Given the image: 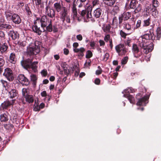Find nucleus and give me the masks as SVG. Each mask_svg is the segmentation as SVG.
<instances>
[{
	"label": "nucleus",
	"mask_w": 161,
	"mask_h": 161,
	"mask_svg": "<svg viewBox=\"0 0 161 161\" xmlns=\"http://www.w3.org/2000/svg\"><path fill=\"white\" fill-rule=\"evenodd\" d=\"M22 97L25 99V101L29 103H32L34 101V96L29 94L28 89L23 88L22 89Z\"/></svg>",
	"instance_id": "obj_6"
},
{
	"label": "nucleus",
	"mask_w": 161,
	"mask_h": 161,
	"mask_svg": "<svg viewBox=\"0 0 161 161\" xmlns=\"http://www.w3.org/2000/svg\"><path fill=\"white\" fill-rule=\"evenodd\" d=\"M130 25L128 23H126L124 24V29L127 30H129L130 29Z\"/></svg>",
	"instance_id": "obj_48"
},
{
	"label": "nucleus",
	"mask_w": 161,
	"mask_h": 161,
	"mask_svg": "<svg viewBox=\"0 0 161 161\" xmlns=\"http://www.w3.org/2000/svg\"><path fill=\"white\" fill-rule=\"evenodd\" d=\"M13 17L11 20L15 24H19L21 22V19L19 16L17 14L14 13L13 14Z\"/></svg>",
	"instance_id": "obj_19"
},
{
	"label": "nucleus",
	"mask_w": 161,
	"mask_h": 161,
	"mask_svg": "<svg viewBox=\"0 0 161 161\" xmlns=\"http://www.w3.org/2000/svg\"><path fill=\"white\" fill-rule=\"evenodd\" d=\"M109 57V54L108 53H106L105 54L104 59H106V60H107L108 58Z\"/></svg>",
	"instance_id": "obj_64"
},
{
	"label": "nucleus",
	"mask_w": 161,
	"mask_h": 161,
	"mask_svg": "<svg viewBox=\"0 0 161 161\" xmlns=\"http://www.w3.org/2000/svg\"><path fill=\"white\" fill-rule=\"evenodd\" d=\"M141 23V21L140 20H138L137 21V24H136V27L138 28L139 27Z\"/></svg>",
	"instance_id": "obj_58"
},
{
	"label": "nucleus",
	"mask_w": 161,
	"mask_h": 161,
	"mask_svg": "<svg viewBox=\"0 0 161 161\" xmlns=\"http://www.w3.org/2000/svg\"><path fill=\"white\" fill-rule=\"evenodd\" d=\"M76 38L79 41H81L82 39V36L80 34L77 35Z\"/></svg>",
	"instance_id": "obj_63"
},
{
	"label": "nucleus",
	"mask_w": 161,
	"mask_h": 161,
	"mask_svg": "<svg viewBox=\"0 0 161 161\" xmlns=\"http://www.w3.org/2000/svg\"><path fill=\"white\" fill-rule=\"evenodd\" d=\"M34 110L35 111H40V108L39 107L38 104L36 103V100L35 101L34 104Z\"/></svg>",
	"instance_id": "obj_38"
},
{
	"label": "nucleus",
	"mask_w": 161,
	"mask_h": 161,
	"mask_svg": "<svg viewBox=\"0 0 161 161\" xmlns=\"http://www.w3.org/2000/svg\"><path fill=\"white\" fill-rule=\"evenodd\" d=\"M17 80L23 85L28 86L30 84L29 80L24 75H19L18 76Z\"/></svg>",
	"instance_id": "obj_11"
},
{
	"label": "nucleus",
	"mask_w": 161,
	"mask_h": 161,
	"mask_svg": "<svg viewBox=\"0 0 161 161\" xmlns=\"http://www.w3.org/2000/svg\"><path fill=\"white\" fill-rule=\"evenodd\" d=\"M73 46L75 48H77V47L79 46V44L76 42H74L73 44Z\"/></svg>",
	"instance_id": "obj_62"
},
{
	"label": "nucleus",
	"mask_w": 161,
	"mask_h": 161,
	"mask_svg": "<svg viewBox=\"0 0 161 161\" xmlns=\"http://www.w3.org/2000/svg\"><path fill=\"white\" fill-rule=\"evenodd\" d=\"M98 69L96 71V75H99L101 74L103 72V70L101 67L99 66L97 67Z\"/></svg>",
	"instance_id": "obj_42"
},
{
	"label": "nucleus",
	"mask_w": 161,
	"mask_h": 161,
	"mask_svg": "<svg viewBox=\"0 0 161 161\" xmlns=\"http://www.w3.org/2000/svg\"><path fill=\"white\" fill-rule=\"evenodd\" d=\"M8 115V113L7 111L1 114L0 115V122L4 123H7L9 120Z\"/></svg>",
	"instance_id": "obj_16"
},
{
	"label": "nucleus",
	"mask_w": 161,
	"mask_h": 161,
	"mask_svg": "<svg viewBox=\"0 0 161 161\" xmlns=\"http://www.w3.org/2000/svg\"><path fill=\"white\" fill-rule=\"evenodd\" d=\"M136 0H131L130 4V7L131 8H134L136 7V4L137 3Z\"/></svg>",
	"instance_id": "obj_34"
},
{
	"label": "nucleus",
	"mask_w": 161,
	"mask_h": 161,
	"mask_svg": "<svg viewBox=\"0 0 161 161\" xmlns=\"http://www.w3.org/2000/svg\"><path fill=\"white\" fill-rule=\"evenodd\" d=\"M8 48V46L7 43L0 42V54H3L6 52Z\"/></svg>",
	"instance_id": "obj_15"
},
{
	"label": "nucleus",
	"mask_w": 161,
	"mask_h": 161,
	"mask_svg": "<svg viewBox=\"0 0 161 161\" xmlns=\"http://www.w3.org/2000/svg\"><path fill=\"white\" fill-rule=\"evenodd\" d=\"M152 3L153 7H158L159 6V3L157 0H152Z\"/></svg>",
	"instance_id": "obj_37"
},
{
	"label": "nucleus",
	"mask_w": 161,
	"mask_h": 161,
	"mask_svg": "<svg viewBox=\"0 0 161 161\" xmlns=\"http://www.w3.org/2000/svg\"><path fill=\"white\" fill-rule=\"evenodd\" d=\"M113 26H112L110 24H104L102 25V29L103 30H110Z\"/></svg>",
	"instance_id": "obj_31"
},
{
	"label": "nucleus",
	"mask_w": 161,
	"mask_h": 161,
	"mask_svg": "<svg viewBox=\"0 0 161 161\" xmlns=\"http://www.w3.org/2000/svg\"><path fill=\"white\" fill-rule=\"evenodd\" d=\"M3 127L7 130H11L14 128V125L12 124H5L3 125Z\"/></svg>",
	"instance_id": "obj_33"
},
{
	"label": "nucleus",
	"mask_w": 161,
	"mask_h": 161,
	"mask_svg": "<svg viewBox=\"0 0 161 161\" xmlns=\"http://www.w3.org/2000/svg\"><path fill=\"white\" fill-rule=\"evenodd\" d=\"M63 7L62 2H57L54 4V8L58 13L61 11Z\"/></svg>",
	"instance_id": "obj_18"
},
{
	"label": "nucleus",
	"mask_w": 161,
	"mask_h": 161,
	"mask_svg": "<svg viewBox=\"0 0 161 161\" xmlns=\"http://www.w3.org/2000/svg\"><path fill=\"white\" fill-rule=\"evenodd\" d=\"M79 3L78 0H74L72 7L73 18L74 19H77L79 21L80 20V19H79V17L78 16L76 6L79 5Z\"/></svg>",
	"instance_id": "obj_8"
},
{
	"label": "nucleus",
	"mask_w": 161,
	"mask_h": 161,
	"mask_svg": "<svg viewBox=\"0 0 161 161\" xmlns=\"http://www.w3.org/2000/svg\"><path fill=\"white\" fill-rule=\"evenodd\" d=\"M113 25H112L113 26L112 29H115L117 27V24L118 23V19L116 17L113 18Z\"/></svg>",
	"instance_id": "obj_32"
},
{
	"label": "nucleus",
	"mask_w": 161,
	"mask_h": 161,
	"mask_svg": "<svg viewBox=\"0 0 161 161\" xmlns=\"http://www.w3.org/2000/svg\"><path fill=\"white\" fill-rule=\"evenodd\" d=\"M1 82L2 83L3 86L6 88V86H7L8 84L6 81L4 80H1Z\"/></svg>",
	"instance_id": "obj_47"
},
{
	"label": "nucleus",
	"mask_w": 161,
	"mask_h": 161,
	"mask_svg": "<svg viewBox=\"0 0 161 161\" xmlns=\"http://www.w3.org/2000/svg\"><path fill=\"white\" fill-rule=\"evenodd\" d=\"M149 31L150 34H144L143 37L139 40V43L141 47V51H140L137 44H134L132 45V51L136 58H139L142 55V51L145 53L147 54L152 51L153 48V44L152 42L149 44V40H154L156 37L157 39L159 40L161 36V31H155V32H152L151 31Z\"/></svg>",
	"instance_id": "obj_1"
},
{
	"label": "nucleus",
	"mask_w": 161,
	"mask_h": 161,
	"mask_svg": "<svg viewBox=\"0 0 161 161\" xmlns=\"http://www.w3.org/2000/svg\"><path fill=\"white\" fill-rule=\"evenodd\" d=\"M128 57L126 56L123 59H122L121 60V64H125L128 61Z\"/></svg>",
	"instance_id": "obj_46"
},
{
	"label": "nucleus",
	"mask_w": 161,
	"mask_h": 161,
	"mask_svg": "<svg viewBox=\"0 0 161 161\" xmlns=\"http://www.w3.org/2000/svg\"><path fill=\"white\" fill-rule=\"evenodd\" d=\"M45 9L46 14L48 16L51 18L55 17V11L53 9L51 8L50 7L47 5L46 6Z\"/></svg>",
	"instance_id": "obj_14"
},
{
	"label": "nucleus",
	"mask_w": 161,
	"mask_h": 161,
	"mask_svg": "<svg viewBox=\"0 0 161 161\" xmlns=\"http://www.w3.org/2000/svg\"><path fill=\"white\" fill-rule=\"evenodd\" d=\"M124 96L125 97L128 98L131 103H134V97L130 95L129 93L124 94Z\"/></svg>",
	"instance_id": "obj_27"
},
{
	"label": "nucleus",
	"mask_w": 161,
	"mask_h": 161,
	"mask_svg": "<svg viewBox=\"0 0 161 161\" xmlns=\"http://www.w3.org/2000/svg\"><path fill=\"white\" fill-rule=\"evenodd\" d=\"M100 80L98 78H96L94 80V83L95 84L99 85L100 84Z\"/></svg>",
	"instance_id": "obj_53"
},
{
	"label": "nucleus",
	"mask_w": 161,
	"mask_h": 161,
	"mask_svg": "<svg viewBox=\"0 0 161 161\" xmlns=\"http://www.w3.org/2000/svg\"><path fill=\"white\" fill-rule=\"evenodd\" d=\"M142 9V8L140 4H139L137 8L136 9V13L140 11Z\"/></svg>",
	"instance_id": "obj_50"
},
{
	"label": "nucleus",
	"mask_w": 161,
	"mask_h": 161,
	"mask_svg": "<svg viewBox=\"0 0 161 161\" xmlns=\"http://www.w3.org/2000/svg\"><path fill=\"white\" fill-rule=\"evenodd\" d=\"M32 59L27 58L21 61V64L22 66L25 69L28 70L31 69L33 72L36 73L37 71L38 62H32Z\"/></svg>",
	"instance_id": "obj_3"
},
{
	"label": "nucleus",
	"mask_w": 161,
	"mask_h": 161,
	"mask_svg": "<svg viewBox=\"0 0 161 161\" xmlns=\"http://www.w3.org/2000/svg\"><path fill=\"white\" fill-rule=\"evenodd\" d=\"M151 5H150L149 6H147L144 9V11L146 12V14L147 15H149L150 14L149 10L151 9Z\"/></svg>",
	"instance_id": "obj_41"
},
{
	"label": "nucleus",
	"mask_w": 161,
	"mask_h": 161,
	"mask_svg": "<svg viewBox=\"0 0 161 161\" xmlns=\"http://www.w3.org/2000/svg\"><path fill=\"white\" fill-rule=\"evenodd\" d=\"M5 64V61L3 58L0 57V67H3Z\"/></svg>",
	"instance_id": "obj_49"
},
{
	"label": "nucleus",
	"mask_w": 161,
	"mask_h": 161,
	"mask_svg": "<svg viewBox=\"0 0 161 161\" xmlns=\"http://www.w3.org/2000/svg\"><path fill=\"white\" fill-rule=\"evenodd\" d=\"M93 55L92 52L91 50H88L86 52V58H91Z\"/></svg>",
	"instance_id": "obj_36"
},
{
	"label": "nucleus",
	"mask_w": 161,
	"mask_h": 161,
	"mask_svg": "<svg viewBox=\"0 0 161 161\" xmlns=\"http://www.w3.org/2000/svg\"><path fill=\"white\" fill-rule=\"evenodd\" d=\"M120 34L121 37L125 38L127 34L123 31H120Z\"/></svg>",
	"instance_id": "obj_52"
},
{
	"label": "nucleus",
	"mask_w": 161,
	"mask_h": 161,
	"mask_svg": "<svg viewBox=\"0 0 161 161\" xmlns=\"http://www.w3.org/2000/svg\"><path fill=\"white\" fill-rule=\"evenodd\" d=\"M152 16L155 17L157 16V15L158 14V10L155 11V12H153L152 13Z\"/></svg>",
	"instance_id": "obj_57"
},
{
	"label": "nucleus",
	"mask_w": 161,
	"mask_h": 161,
	"mask_svg": "<svg viewBox=\"0 0 161 161\" xmlns=\"http://www.w3.org/2000/svg\"><path fill=\"white\" fill-rule=\"evenodd\" d=\"M102 12L101 9L100 8H97L94 11L93 16L96 18H98L101 15Z\"/></svg>",
	"instance_id": "obj_24"
},
{
	"label": "nucleus",
	"mask_w": 161,
	"mask_h": 161,
	"mask_svg": "<svg viewBox=\"0 0 161 161\" xmlns=\"http://www.w3.org/2000/svg\"><path fill=\"white\" fill-rule=\"evenodd\" d=\"M68 12L67 9L65 7H63V9L59 13L60 18L63 23H70V19L69 15H68Z\"/></svg>",
	"instance_id": "obj_5"
},
{
	"label": "nucleus",
	"mask_w": 161,
	"mask_h": 161,
	"mask_svg": "<svg viewBox=\"0 0 161 161\" xmlns=\"http://www.w3.org/2000/svg\"><path fill=\"white\" fill-rule=\"evenodd\" d=\"M14 14L10 10H7L5 11L4 15L7 20L10 21L12 19L13 14Z\"/></svg>",
	"instance_id": "obj_21"
},
{
	"label": "nucleus",
	"mask_w": 161,
	"mask_h": 161,
	"mask_svg": "<svg viewBox=\"0 0 161 161\" xmlns=\"http://www.w3.org/2000/svg\"><path fill=\"white\" fill-rule=\"evenodd\" d=\"M81 16L84 18L85 21H87L89 19L92 17V15L91 13L89 14L86 10H83L80 13Z\"/></svg>",
	"instance_id": "obj_13"
},
{
	"label": "nucleus",
	"mask_w": 161,
	"mask_h": 161,
	"mask_svg": "<svg viewBox=\"0 0 161 161\" xmlns=\"http://www.w3.org/2000/svg\"><path fill=\"white\" fill-rule=\"evenodd\" d=\"M12 26L9 24H0V29H11Z\"/></svg>",
	"instance_id": "obj_30"
},
{
	"label": "nucleus",
	"mask_w": 161,
	"mask_h": 161,
	"mask_svg": "<svg viewBox=\"0 0 161 161\" xmlns=\"http://www.w3.org/2000/svg\"><path fill=\"white\" fill-rule=\"evenodd\" d=\"M150 18H148L147 19L143 21V26H146L149 25L150 24Z\"/></svg>",
	"instance_id": "obj_39"
},
{
	"label": "nucleus",
	"mask_w": 161,
	"mask_h": 161,
	"mask_svg": "<svg viewBox=\"0 0 161 161\" xmlns=\"http://www.w3.org/2000/svg\"><path fill=\"white\" fill-rule=\"evenodd\" d=\"M40 22L41 26L42 27L44 30H46L44 29L45 28H46V30H53L52 25V20H50V21L49 24L47 25V16L46 15L42 16L41 18H40L36 17V19L34 22V25L32 26V30H40V27H38L37 23L39 25V26H40Z\"/></svg>",
	"instance_id": "obj_2"
},
{
	"label": "nucleus",
	"mask_w": 161,
	"mask_h": 161,
	"mask_svg": "<svg viewBox=\"0 0 161 161\" xmlns=\"http://www.w3.org/2000/svg\"><path fill=\"white\" fill-rule=\"evenodd\" d=\"M115 50L120 56L124 55L127 52L126 49L124 47L123 44H120L115 47Z\"/></svg>",
	"instance_id": "obj_9"
},
{
	"label": "nucleus",
	"mask_w": 161,
	"mask_h": 161,
	"mask_svg": "<svg viewBox=\"0 0 161 161\" xmlns=\"http://www.w3.org/2000/svg\"><path fill=\"white\" fill-rule=\"evenodd\" d=\"M64 53L66 55H68L69 53V51L68 49L64 48Z\"/></svg>",
	"instance_id": "obj_59"
},
{
	"label": "nucleus",
	"mask_w": 161,
	"mask_h": 161,
	"mask_svg": "<svg viewBox=\"0 0 161 161\" xmlns=\"http://www.w3.org/2000/svg\"><path fill=\"white\" fill-rule=\"evenodd\" d=\"M11 104L10 101L7 100L1 104V107L3 110L7 109L8 108L11 106Z\"/></svg>",
	"instance_id": "obj_22"
},
{
	"label": "nucleus",
	"mask_w": 161,
	"mask_h": 161,
	"mask_svg": "<svg viewBox=\"0 0 161 161\" xmlns=\"http://www.w3.org/2000/svg\"><path fill=\"white\" fill-rule=\"evenodd\" d=\"M104 3L110 6H112L117 2L116 0H103Z\"/></svg>",
	"instance_id": "obj_28"
},
{
	"label": "nucleus",
	"mask_w": 161,
	"mask_h": 161,
	"mask_svg": "<svg viewBox=\"0 0 161 161\" xmlns=\"http://www.w3.org/2000/svg\"><path fill=\"white\" fill-rule=\"evenodd\" d=\"M110 36L108 34L106 35L104 38V40L106 42H108L109 40Z\"/></svg>",
	"instance_id": "obj_55"
},
{
	"label": "nucleus",
	"mask_w": 161,
	"mask_h": 161,
	"mask_svg": "<svg viewBox=\"0 0 161 161\" xmlns=\"http://www.w3.org/2000/svg\"><path fill=\"white\" fill-rule=\"evenodd\" d=\"M74 52L75 53H78V57H82L84 55V53L86 51V49L83 47H81L79 48H74Z\"/></svg>",
	"instance_id": "obj_17"
},
{
	"label": "nucleus",
	"mask_w": 161,
	"mask_h": 161,
	"mask_svg": "<svg viewBox=\"0 0 161 161\" xmlns=\"http://www.w3.org/2000/svg\"><path fill=\"white\" fill-rule=\"evenodd\" d=\"M131 42V40H128L125 42V44L128 46L129 47H130L131 45L130 44Z\"/></svg>",
	"instance_id": "obj_61"
},
{
	"label": "nucleus",
	"mask_w": 161,
	"mask_h": 161,
	"mask_svg": "<svg viewBox=\"0 0 161 161\" xmlns=\"http://www.w3.org/2000/svg\"><path fill=\"white\" fill-rule=\"evenodd\" d=\"M99 43H100V46H103L105 44V42H104V41L101 40H100L99 41Z\"/></svg>",
	"instance_id": "obj_60"
},
{
	"label": "nucleus",
	"mask_w": 161,
	"mask_h": 161,
	"mask_svg": "<svg viewBox=\"0 0 161 161\" xmlns=\"http://www.w3.org/2000/svg\"><path fill=\"white\" fill-rule=\"evenodd\" d=\"M41 74L44 76H46L47 75V71L45 69L42 70L41 72Z\"/></svg>",
	"instance_id": "obj_51"
},
{
	"label": "nucleus",
	"mask_w": 161,
	"mask_h": 161,
	"mask_svg": "<svg viewBox=\"0 0 161 161\" xmlns=\"http://www.w3.org/2000/svg\"><path fill=\"white\" fill-rule=\"evenodd\" d=\"M93 6L89 5L88 3H86V11L88 12L89 14L90 13L91 14V11L92 9Z\"/></svg>",
	"instance_id": "obj_35"
},
{
	"label": "nucleus",
	"mask_w": 161,
	"mask_h": 161,
	"mask_svg": "<svg viewBox=\"0 0 161 161\" xmlns=\"http://www.w3.org/2000/svg\"><path fill=\"white\" fill-rule=\"evenodd\" d=\"M41 42L38 41H36L34 43L30 45L27 47V54L30 56L33 55H36L40 52V45Z\"/></svg>",
	"instance_id": "obj_4"
},
{
	"label": "nucleus",
	"mask_w": 161,
	"mask_h": 161,
	"mask_svg": "<svg viewBox=\"0 0 161 161\" xmlns=\"http://www.w3.org/2000/svg\"><path fill=\"white\" fill-rule=\"evenodd\" d=\"M92 3L93 7H94L100 5V2L99 0H92Z\"/></svg>",
	"instance_id": "obj_40"
},
{
	"label": "nucleus",
	"mask_w": 161,
	"mask_h": 161,
	"mask_svg": "<svg viewBox=\"0 0 161 161\" xmlns=\"http://www.w3.org/2000/svg\"><path fill=\"white\" fill-rule=\"evenodd\" d=\"M80 3L78 5V7L80 8L84 5L86 1V0H78Z\"/></svg>",
	"instance_id": "obj_44"
},
{
	"label": "nucleus",
	"mask_w": 161,
	"mask_h": 161,
	"mask_svg": "<svg viewBox=\"0 0 161 161\" xmlns=\"http://www.w3.org/2000/svg\"><path fill=\"white\" fill-rule=\"evenodd\" d=\"M10 97L11 98H15L18 95V92L16 89H12L9 92Z\"/></svg>",
	"instance_id": "obj_26"
},
{
	"label": "nucleus",
	"mask_w": 161,
	"mask_h": 161,
	"mask_svg": "<svg viewBox=\"0 0 161 161\" xmlns=\"http://www.w3.org/2000/svg\"><path fill=\"white\" fill-rule=\"evenodd\" d=\"M3 75L9 81H12L14 78V75L12 69L7 68L4 69Z\"/></svg>",
	"instance_id": "obj_10"
},
{
	"label": "nucleus",
	"mask_w": 161,
	"mask_h": 161,
	"mask_svg": "<svg viewBox=\"0 0 161 161\" xmlns=\"http://www.w3.org/2000/svg\"><path fill=\"white\" fill-rule=\"evenodd\" d=\"M112 10L113 12L116 14L119 11V8L117 5H115L114 7H113Z\"/></svg>",
	"instance_id": "obj_45"
},
{
	"label": "nucleus",
	"mask_w": 161,
	"mask_h": 161,
	"mask_svg": "<svg viewBox=\"0 0 161 161\" xmlns=\"http://www.w3.org/2000/svg\"><path fill=\"white\" fill-rule=\"evenodd\" d=\"M140 93H138L136 95V97L138 100L136 103V105L138 106H146L148 103V100L149 98L150 94L147 95L142 98H139L138 97L140 96Z\"/></svg>",
	"instance_id": "obj_7"
},
{
	"label": "nucleus",
	"mask_w": 161,
	"mask_h": 161,
	"mask_svg": "<svg viewBox=\"0 0 161 161\" xmlns=\"http://www.w3.org/2000/svg\"><path fill=\"white\" fill-rule=\"evenodd\" d=\"M41 95L42 97H45L47 96V92L45 91H44L41 93Z\"/></svg>",
	"instance_id": "obj_56"
},
{
	"label": "nucleus",
	"mask_w": 161,
	"mask_h": 161,
	"mask_svg": "<svg viewBox=\"0 0 161 161\" xmlns=\"http://www.w3.org/2000/svg\"><path fill=\"white\" fill-rule=\"evenodd\" d=\"M18 44L21 47H24L26 45V42L25 41H22V42L19 41L18 42Z\"/></svg>",
	"instance_id": "obj_43"
},
{
	"label": "nucleus",
	"mask_w": 161,
	"mask_h": 161,
	"mask_svg": "<svg viewBox=\"0 0 161 161\" xmlns=\"http://www.w3.org/2000/svg\"><path fill=\"white\" fill-rule=\"evenodd\" d=\"M90 45L92 49H95L94 47L95 45V43L94 41H91L90 42Z\"/></svg>",
	"instance_id": "obj_54"
},
{
	"label": "nucleus",
	"mask_w": 161,
	"mask_h": 161,
	"mask_svg": "<svg viewBox=\"0 0 161 161\" xmlns=\"http://www.w3.org/2000/svg\"><path fill=\"white\" fill-rule=\"evenodd\" d=\"M9 35L13 40L19 38V34L16 31H10Z\"/></svg>",
	"instance_id": "obj_25"
},
{
	"label": "nucleus",
	"mask_w": 161,
	"mask_h": 161,
	"mask_svg": "<svg viewBox=\"0 0 161 161\" xmlns=\"http://www.w3.org/2000/svg\"><path fill=\"white\" fill-rule=\"evenodd\" d=\"M61 66L63 69L64 74L66 75L67 76H68L70 72V69H68V65L64 63Z\"/></svg>",
	"instance_id": "obj_23"
},
{
	"label": "nucleus",
	"mask_w": 161,
	"mask_h": 161,
	"mask_svg": "<svg viewBox=\"0 0 161 161\" xmlns=\"http://www.w3.org/2000/svg\"><path fill=\"white\" fill-rule=\"evenodd\" d=\"M131 16V14L129 12H125L121 14L119 17V23H122L123 20H126L128 19Z\"/></svg>",
	"instance_id": "obj_12"
},
{
	"label": "nucleus",
	"mask_w": 161,
	"mask_h": 161,
	"mask_svg": "<svg viewBox=\"0 0 161 161\" xmlns=\"http://www.w3.org/2000/svg\"><path fill=\"white\" fill-rule=\"evenodd\" d=\"M31 78V80L33 83V85L34 86H36V80L37 79V78L36 75L32 74L30 76Z\"/></svg>",
	"instance_id": "obj_29"
},
{
	"label": "nucleus",
	"mask_w": 161,
	"mask_h": 161,
	"mask_svg": "<svg viewBox=\"0 0 161 161\" xmlns=\"http://www.w3.org/2000/svg\"><path fill=\"white\" fill-rule=\"evenodd\" d=\"M8 61L10 63L14 64L16 63L17 58L15 53H12L10 54Z\"/></svg>",
	"instance_id": "obj_20"
}]
</instances>
